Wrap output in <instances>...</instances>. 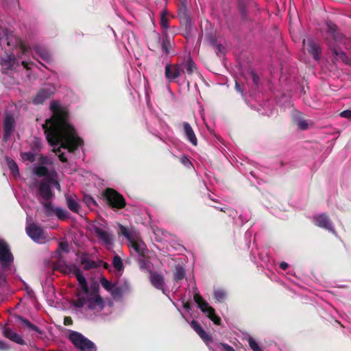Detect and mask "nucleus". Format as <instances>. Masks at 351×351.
<instances>
[{"mask_svg":"<svg viewBox=\"0 0 351 351\" xmlns=\"http://www.w3.org/2000/svg\"><path fill=\"white\" fill-rule=\"evenodd\" d=\"M183 72L184 69L181 67L180 65L177 64H169L165 66V75L167 80L169 82H171L178 79Z\"/></svg>","mask_w":351,"mask_h":351,"instance_id":"nucleus-16","label":"nucleus"},{"mask_svg":"<svg viewBox=\"0 0 351 351\" xmlns=\"http://www.w3.org/2000/svg\"><path fill=\"white\" fill-rule=\"evenodd\" d=\"M324 41L332 55L333 63L341 62L351 64V59L342 50L341 46L346 43V36L340 32L338 26L332 21H328L322 29Z\"/></svg>","mask_w":351,"mask_h":351,"instance_id":"nucleus-2","label":"nucleus"},{"mask_svg":"<svg viewBox=\"0 0 351 351\" xmlns=\"http://www.w3.org/2000/svg\"><path fill=\"white\" fill-rule=\"evenodd\" d=\"M315 224L322 228L328 230L332 232H335V230L332 226V223L328 216L325 213H322L314 217Z\"/></svg>","mask_w":351,"mask_h":351,"instance_id":"nucleus-19","label":"nucleus"},{"mask_svg":"<svg viewBox=\"0 0 351 351\" xmlns=\"http://www.w3.org/2000/svg\"><path fill=\"white\" fill-rule=\"evenodd\" d=\"M206 40H207L208 43H209V45L210 46H212L213 48H215V46H217V45L218 44L217 38L215 35H212V34L207 35Z\"/></svg>","mask_w":351,"mask_h":351,"instance_id":"nucleus-46","label":"nucleus"},{"mask_svg":"<svg viewBox=\"0 0 351 351\" xmlns=\"http://www.w3.org/2000/svg\"><path fill=\"white\" fill-rule=\"evenodd\" d=\"M2 332L3 336L10 341L19 345H26V342L22 338V337L18 333L14 332L10 328L5 326L3 328Z\"/></svg>","mask_w":351,"mask_h":351,"instance_id":"nucleus-21","label":"nucleus"},{"mask_svg":"<svg viewBox=\"0 0 351 351\" xmlns=\"http://www.w3.org/2000/svg\"><path fill=\"white\" fill-rule=\"evenodd\" d=\"M43 205L44 206L46 216L50 217L56 212V208L51 202L43 203Z\"/></svg>","mask_w":351,"mask_h":351,"instance_id":"nucleus-37","label":"nucleus"},{"mask_svg":"<svg viewBox=\"0 0 351 351\" xmlns=\"http://www.w3.org/2000/svg\"><path fill=\"white\" fill-rule=\"evenodd\" d=\"M69 339L82 351H95L94 343L78 332L71 331L69 333Z\"/></svg>","mask_w":351,"mask_h":351,"instance_id":"nucleus-6","label":"nucleus"},{"mask_svg":"<svg viewBox=\"0 0 351 351\" xmlns=\"http://www.w3.org/2000/svg\"><path fill=\"white\" fill-rule=\"evenodd\" d=\"M304 47L307 51L311 54L315 60H319L321 59L322 47L311 38L304 39L302 41Z\"/></svg>","mask_w":351,"mask_h":351,"instance_id":"nucleus-12","label":"nucleus"},{"mask_svg":"<svg viewBox=\"0 0 351 351\" xmlns=\"http://www.w3.org/2000/svg\"><path fill=\"white\" fill-rule=\"evenodd\" d=\"M226 296L225 291L223 290H215L214 292V298L217 302H223Z\"/></svg>","mask_w":351,"mask_h":351,"instance_id":"nucleus-39","label":"nucleus"},{"mask_svg":"<svg viewBox=\"0 0 351 351\" xmlns=\"http://www.w3.org/2000/svg\"><path fill=\"white\" fill-rule=\"evenodd\" d=\"M160 24L163 29H167L169 27V19L165 14L161 15Z\"/></svg>","mask_w":351,"mask_h":351,"instance_id":"nucleus-45","label":"nucleus"},{"mask_svg":"<svg viewBox=\"0 0 351 351\" xmlns=\"http://www.w3.org/2000/svg\"><path fill=\"white\" fill-rule=\"evenodd\" d=\"M15 121L14 117L11 114H6L3 121V140L7 142L11 137L14 130Z\"/></svg>","mask_w":351,"mask_h":351,"instance_id":"nucleus-15","label":"nucleus"},{"mask_svg":"<svg viewBox=\"0 0 351 351\" xmlns=\"http://www.w3.org/2000/svg\"><path fill=\"white\" fill-rule=\"evenodd\" d=\"M117 225L118 235L125 237L128 247H132L139 256L145 258L148 250L139 231L134 227L128 228L119 223H117Z\"/></svg>","mask_w":351,"mask_h":351,"instance_id":"nucleus-3","label":"nucleus"},{"mask_svg":"<svg viewBox=\"0 0 351 351\" xmlns=\"http://www.w3.org/2000/svg\"><path fill=\"white\" fill-rule=\"evenodd\" d=\"M92 231L99 241H103L107 245L110 244V234L107 231V226L97 221L92 227Z\"/></svg>","mask_w":351,"mask_h":351,"instance_id":"nucleus-13","label":"nucleus"},{"mask_svg":"<svg viewBox=\"0 0 351 351\" xmlns=\"http://www.w3.org/2000/svg\"><path fill=\"white\" fill-rule=\"evenodd\" d=\"M101 199L110 206V187L106 188L101 194Z\"/></svg>","mask_w":351,"mask_h":351,"instance_id":"nucleus-41","label":"nucleus"},{"mask_svg":"<svg viewBox=\"0 0 351 351\" xmlns=\"http://www.w3.org/2000/svg\"><path fill=\"white\" fill-rule=\"evenodd\" d=\"M235 90L238 93H240L243 97L245 96L243 88H242L241 85L237 81L235 82Z\"/></svg>","mask_w":351,"mask_h":351,"instance_id":"nucleus-52","label":"nucleus"},{"mask_svg":"<svg viewBox=\"0 0 351 351\" xmlns=\"http://www.w3.org/2000/svg\"><path fill=\"white\" fill-rule=\"evenodd\" d=\"M126 201L124 197L117 191L111 189V209L114 210H121L125 207Z\"/></svg>","mask_w":351,"mask_h":351,"instance_id":"nucleus-18","label":"nucleus"},{"mask_svg":"<svg viewBox=\"0 0 351 351\" xmlns=\"http://www.w3.org/2000/svg\"><path fill=\"white\" fill-rule=\"evenodd\" d=\"M20 48L21 49L22 53L25 54L30 49V47L23 43H20Z\"/></svg>","mask_w":351,"mask_h":351,"instance_id":"nucleus-56","label":"nucleus"},{"mask_svg":"<svg viewBox=\"0 0 351 351\" xmlns=\"http://www.w3.org/2000/svg\"><path fill=\"white\" fill-rule=\"evenodd\" d=\"M289 267V265L288 263H285V262H281L280 263V268L282 269V270H286Z\"/></svg>","mask_w":351,"mask_h":351,"instance_id":"nucleus-61","label":"nucleus"},{"mask_svg":"<svg viewBox=\"0 0 351 351\" xmlns=\"http://www.w3.org/2000/svg\"><path fill=\"white\" fill-rule=\"evenodd\" d=\"M101 263V261L97 263L94 261L90 260L86 254H83L81 257V264L84 265V269L85 270L97 268Z\"/></svg>","mask_w":351,"mask_h":351,"instance_id":"nucleus-27","label":"nucleus"},{"mask_svg":"<svg viewBox=\"0 0 351 351\" xmlns=\"http://www.w3.org/2000/svg\"><path fill=\"white\" fill-rule=\"evenodd\" d=\"M159 46H161L163 53L166 55L171 53V44L170 38L167 33H165L162 38L159 36H156L154 38V43L151 41L149 49L152 51H156Z\"/></svg>","mask_w":351,"mask_h":351,"instance_id":"nucleus-8","label":"nucleus"},{"mask_svg":"<svg viewBox=\"0 0 351 351\" xmlns=\"http://www.w3.org/2000/svg\"><path fill=\"white\" fill-rule=\"evenodd\" d=\"M10 350V346L6 342L0 339V351H8Z\"/></svg>","mask_w":351,"mask_h":351,"instance_id":"nucleus-49","label":"nucleus"},{"mask_svg":"<svg viewBox=\"0 0 351 351\" xmlns=\"http://www.w3.org/2000/svg\"><path fill=\"white\" fill-rule=\"evenodd\" d=\"M130 292V285L127 282L112 284L111 282V298L116 301H121Z\"/></svg>","mask_w":351,"mask_h":351,"instance_id":"nucleus-10","label":"nucleus"},{"mask_svg":"<svg viewBox=\"0 0 351 351\" xmlns=\"http://www.w3.org/2000/svg\"><path fill=\"white\" fill-rule=\"evenodd\" d=\"M190 326L206 344L212 341L211 337L206 333L197 321L194 319L192 320L190 323Z\"/></svg>","mask_w":351,"mask_h":351,"instance_id":"nucleus-22","label":"nucleus"},{"mask_svg":"<svg viewBox=\"0 0 351 351\" xmlns=\"http://www.w3.org/2000/svg\"><path fill=\"white\" fill-rule=\"evenodd\" d=\"M58 219L64 220L68 217V213L65 209L61 208H56L55 212Z\"/></svg>","mask_w":351,"mask_h":351,"instance_id":"nucleus-40","label":"nucleus"},{"mask_svg":"<svg viewBox=\"0 0 351 351\" xmlns=\"http://www.w3.org/2000/svg\"><path fill=\"white\" fill-rule=\"evenodd\" d=\"M248 343H249V346L250 347V348L253 350V351H262L261 348H260L258 343L256 342V341L255 339H254L253 338L250 337L249 339H248Z\"/></svg>","mask_w":351,"mask_h":351,"instance_id":"nucleus-42","label":"nucleus"},{"mask_svg":"<svg viewBox=\"0 0 351 351\" xmlns=\"http://www.w3.org/2000/svg\"><path fill=\"white\" fill-rule=\"evenodd\" d=\"M178 16L182 19L188 21L189 16L187 14V10L185 6H182L178 10Z\"/></svg>","mask_w":351,"mask_h":351,"instance_id":"nucleus-43","label":"nucleus"},{"mask_svg":"<svg viewBox=\"0 0 351 351\" xmlns=\"http://www.w3.org/2000/svg\"><path fill=\"white\" fill-rule=\"evenodd\" d=\"M185 277V270L182 267H177L173 274V279L179 282Z\"/></svg>","mask_w":351,"mask_h":351,"instance_id":"nucleus-34","label":"nucleus"},{"mask_svg":"<svg viewBox=\"0 0 351 351\" xmlns=\"http://www.w3.org/2000/svg\"><path fill=\"white\" fill-rule=\"evenodd\" d=\"M340 116L351 120V110H346L340 113Z\"/></svg>","mask_w":351,"mask_h":351,"instance_id":"nucleus-51","label":"nucleus"},{"mask_svg":"<svg viewBox=\"0 0 351 351\" xmlns=\"http://www.w3.org/2000/svg\"><path fill=\"white\" fill-rule=\"evenodd\" d=\"M34 173L38 177H45L49 175V170L45 166H38L35 168Z\"/></svg>","mask_w":351,"mask_h":351,"instance_id":"nucleus-36","label":"nucleus"},{"mask_svg":"<svg viewBox=\"0 0 351 351\" xmlns=\"http://www.w3.org/2000/svg\"><path fill=\"white\" fill-rule=\"evenodd\" d=\"M184 134L187 138V140L193 145H197V139L196 138V136L194 133V131L193 128H191V125L188 122H184L182 123Z\"/></svg>","mask_w":351,"mask_h":351,"instance_id":"nucleus-23","label":"nucleus"},{"mask_svg":"<svg viewBox=\"0 0 351 351\" xmlns=\"http://www.w3.org/2000/svg\"><path fill=\"white\" fill-rule=\"evenodd\" d=\"M34 51L44 60H48L51 58V55L48 50L40 45H36L33 47Z\"/></svg>","mask_w":351,"mask_h":351,"instance_id":"nucleus-28","label":"nucleus"},{"mask_svg":"<svg viewBox=\"0 0 351 351\" xmlns=\"http://www.w3.org/2000/svg\"><path fill=\"white\" fill-rule=\"evenodd\" d=\"M186 73L191 75L197 71V66L191 57H189L184 64Z\"/></svg>","mask_w":351,"mask_h":351,"instance_id":"nucleus-32","label":"nucleus"},{"mask_svg":"<svg viewBox=\"0 0 351 351\" xmlns=\"http://www.w3.org/2000/svg\"><path fill=\"white\" fill-rule=\"evenodd\" d=\"M112 265L114 267L115 271L121 274L124 269V267L123 260L119 255L116 254L114 256L112 261Z\"/></svg>","mask_w":351,"mask_h":351,"instance_id":"nucleus-29","label":"nucleus"},{"mask_svg":"<svg viewBox=\"0 0 351 351\" xmlns=\"http://www.w3.org/2000/svg\"><path fill=\"white\" fill-rule=\"evenodd\" d=\"M240 10L243 15V16H245L246 15V12L244 8H243L241 5H240Z\"/></svg>","mask_w":351,"mask_h":351,"instance_id":"nucleus-63","label":"nucleus"},{"mask_svg":"<svg viewBox=\"0 0 351 351\" xmlns=\"http://www.w3.org/2000/svg\"><path fill=\"white\" fill-rule=\"evenodd\" d=\"M39 161L43 165H48L49 164V158L47 156H41L40 157Z\"/></svg>","mask_w":351,"mask_h":351,"instance_id":"nucleus-58","label":"nucleus"},{"mask_svg":"<svg viewBox=\"0 0 351 351\" xmlns=\"http://www.w3.org/2000/svg\"><path fill=\"white\" fill-rule=\"evenodd\" d=\"M58 158H59V160L62 162H67V158L65 156L64 154V153H61L58 155Z\"/></svg>","mask_w":351,"mask_h":351,"instance_id":"nucleus-60","label":"nucleus"},{"mask_svg":"<svg viewBox=\"0 0 351 351\" xmlns=\"http://www.w3.org/2000/svg\"><path fill=\"white\" fill-rule=\"evenodd\" d=\"M69 244L66 241L60 242L58 244V248L57 250V252H69Z\"/></svg>","mask_w":351,"mask_h":351,"instance_id":"nucleus-47","label":"nucleus"},{"mask_svg":"<svg viewBox=\"0 0 351 351\" xmlns=\"http://www.w3.org/2000/svg\"><path fill=\"white\" fill-rule=\"evenodd\" d=\"M21 156L24 160H27L30 162H34L36 156L32 152H24L21 154Z\"/></svg>","mask_w":351,"mask_h":351,"instance_id":"nucleus-44","label":"nucleus"},{"mask_svg":"<svg viewBox=\"0 0 351 351\" xmlns=\"http://www.w3.org/2000/svg\"><path fill=\"white\" fill-rule=\"evenodd\" d=\"M250 75L252 77V81L254 82V84L257 86L259 83V81H260V79H259V77L258 75L254 73V71H252L250 73Z\"/></svg>","mask_w":351,"mask_h":351,"instance_id":"nucleus-50","label":"nucleus"},{"mask_svg":"<svg viewBox=\"0 0 351 351\" xmlns=\"http://www.w3.org/2000/svg\"><path fill=\"white\" fill-rule=\"evenodd\" d=\"M41 147H42L41 143H40V140H38V139H35L32 143V149L33 151H35V152L40 151Z\"/></svg>","mask_w":351,"mask_h":351,"instance_id":"nucleus-48","label":"nucleus"},{"mask_svg":"<svg viewBox=\"0 0 351 351\" xmlns=\"http://www.w3.org/2000/svg\"><path fill=\"white\" fill-rule=\"evenodd\" d=\"M16 319L19 321L21 324V325L27 329L34 330L36 332H38L40 335L43 334V331L36 325L32 324L25 317L21 316V315H17L16 316Z\"/></svg>","mask_w":351,"mask_h":351,"instance_id":"nucleus-24","label":"nucleus"},{"mask_svg":"<svg viewBox=\"0 0 351 351\" xmlns=\"http://www.w3.org/2000/svg\"><path fill=\"white\" fill-rule=\"evenodd\" d=\"M14 260L8 243L0 241V262L3 267L7 266Z\"/></svg>","mask_w":351,"mask_h":351,"instance_id":"nucleus-17","label":"nucleus"},{"mask_svg":"<svg viewBox=\"0 0 351 351\" xmlns=\"http://www.w3.org/2000/svg\"><path fill=\"white\" fill-rule=\"evenodd\" d=\"M25 232L31 239L38 243H44L47 240V237L43 228L34 223H27L25 227Z\"/></svg>","mask_w":351,"mask_h":351,"instance_id":"nucleus-7","label":"nucleus"},{"mask_svg":"<svg viewBox=\"0 0 351 351\" xmlns=\"http://www.w3.org/2000/svg\"><path fill=\"white\" fill-rule=\"evenodd\" d=\"M83 201L91 209H93V206H97L96 201L89 195H84Z\"/></svg>","mask_w":351,"mask_h":351,"instance_id":"nucleus-38","label":"nucleus"},{"mask_svg":"<svg viewBox=\"0 0 351 351\" xmlns=\"http://www.w3.org/2000/svg\"><path fill=\"white\" fill-rule=\"evenodd\" d=\"M220 346L223 348L224 351H235L234 349L230 346V345L225 343H221Z\"/></svg>","mask_w":351,"mask_h":351,"instance_id":"nucleus-55","label":"nucleus"},{"mask_svg":"<svg viewBox=\"0 0 351 351\" xmlns=\"http://www.w3.org/2000/svg\"><path fill=\"white\" fill-rule=\"evenodd\" d=\"M62 271L65 274L72 273L76 277L82 292H88V285L86 278L83 276L81 270L75 265H65Z\"/></svg>","mask_w":351,"mask_h":351,"instance_id":"nucleus-11","label":"nucleus"},{"mask_svg":"<svg viewBox=\"0 0 351 351\" xmlns=\"http://www.w3.org/2000/svg\"><path fill=\"white\" fill-rule=\"evenodd\" d=\"M1 72L4 74H10L19 66V62L13 53H6L0 60Z\"/></svg>","mask_w":351,"mask_h":351,"instance_id":"nucleus-9","label":"nucleus"},{"mask_svg":"<svg viewBox=\"0 0 351 351\" xmlns=\"http://www.w3.org/2000/svg\"><path fill=\"white\" fill-rule=\"evenodd\" d=\"M153 232L155 235V240L157 242H161L168 234L167 231L157 227L153 229Z\"/></svg>","mask_w":351,"mask_h":351,"instance_id":"nucleus-33","label":"nucleus"},{"mask_svg":"<svg viewBox=\"0 0 351 351\" xmlns=\"http://www.w3.org/2000/svg\"><path fill=\"white\" fill-rule=\"evenodd\" d=\"M82 295L80 292H77L76 300L71 301V304L76 308H81L85 304L90 310H96L100 311L104 309L105 302L100 295L84 294Z\"/></svg>","mask_w":351,"mask_h":351,"instance_id":"nucleus-4","label":"nucleus"},{"mask_svg":"<svg viewBox=\"0 0 351 351\" xmlns=\"http://www.w3.org/2000/svg\"><path fill=\"white\" fill-rule=\"evenodd\" d=\"M54 91L55 88L53 86L45 87L40 89L36 95L32 97L33 104L36 105L43 104L53 95Z\"/></svg>","mask_w":351,"mask_h":351,"instance_id":"nucleus-14","label":"nucleus"},{"mask_svg":"<svg viewBox=\"0 0 351 351\" xmlns=\"http://www.w3.org/2000/svg\"><path fill=\"white\" fill-rule=\"evenodd\" d=\"M149 280L152 286L158 290L165 291V278L162 274L156 271H149Z\"/></svg>","mask_w":351,"mask_h":351,"instance_id":"nucleus-20","label":"nucleus"},{"mask_svg":"<svg viewBox=\"0 0 351 351\" xmlns=\"http://www.w3.org/2000/svg\"><path fill=\"white\" fill-rule=\"evenodd\" d=\"M183 307L186 309V310H190L191 309V304L189 302H186V303L184 304L183 305Z\"/></svg>","mask_w":351,"mask_h":351,"instance_id":"nucleus-62","label":"nucleus"},{"mask_svg":"<svg viewBox=\"0 0 351 351\" xmlns=\"http://www.w3.org/2000/svg\"><path fill=\"white\" fill-rule=\"evenodd\" d=\"M294 123L298 125V127L302 130H305L308 128V124L306 120L304 119L300 114L295 115L293 118Z\"/></svg>","mask_w":351,"mask_h":351,"instance_id":"nucleus-31","label":"nucleus"},{"mask_svg":"<svg viewBox=\"0 0 351 351\" xmlns=\"http://www.w3.org/2000/svg\"><path fill=\"white\" fill-rule=\"evenodd\" d=\"M64 324L65 326H69L73 324V319L71 317L66 316L64 318Z\"/></svg>","mask_w":351,"mask_h":351,"instance_id":"nucleus-57","label":"nucleus"},{"mask_svg":"<svg viewBox=\"0 0 351 351\" xmlns=\"http://www.w3.org/2000/svg\"><path fill=\"white\" fill-rule=\"evenodd\" d=\"M99 284L97 281H93L90 283V287H88V292H83L84 294H95V295H99Z\"/></svg>","mask_w":351,"mask_h":351,"instance_id":"nucleus-35","label":"nucleus"},{"mask_svg":"<svg viewBox=\"0 0 351 351\" xmlns=\"http://www.w3.org/2000/svg\"><path fill=\"white\" fill-rule=\"evenodd\" d=\"M215 49H216V53L218 55L219 53H223V51L224 49V47L219 43L215 46Z\"/></svg>","mask_w":351,"mask_h":351,"instance_id":"nucleus-59","label":"nucleus"},{"mask_svg":"<svg viewBox=\"0 0 351 351\" xmlns=\"http://www.w3.org/2000/svg\"><path fill=\"white\" fill-rule=\"evenodd\" d=\"M194 301L198 308L216 325H221V318L215 314V310L203 299L200 293L197 291L193 296Z\"/></svg>","mask_w":351,"mask_h":351,"instance_id":"nucleus-5","label":"nucleus"},{"mask_svg":"<svg viewBox=\"0 0 351 351\" xmlns=\"http://www.w3.org/2000/svg\"><path fill=\"white\" fill-rule=\"evenodd\" d=\"M147 263H148V261L147 260H145V258L141 257V258H140L138 260L139 267L141 269L146 268L147 266Z\"/></svg>","mask_w":351,"mask_h":351,"instance_id":"nucleus-54","label":"nucleus"},{"mask_svg":"<svg viewBox=\"0 0 351 351\" xmlns=\"http://www.w3.org/2000/svg\"><path fill=\"white\" fill-rule=\"evenodd\" d=\"M6 162L13 176L15 177L19 176V169L15 161L10 158L6 157Z\"/></svg>","mask_w":351,"mask_h":351,"instance_id":"nucleus-30","label":"nucleus"},{"mask_svg":"<svg viewBox=\"0 0 351 351\" xmlns=\"http://www.w3.org/2000/svg\"><path fill=\"white\" fill-rule=\"evenodd\" d=\"M27 64H28V62H26V61H23V62H22V65H23L25 69H29V67L27 66Z\"/></svg>","mask_w":351,"mask_h":351,"instance_id":"nucleus-64","label":"nucleus"},{"mask_svg":"<svg viewBox=\"0 0 351 351\" xmlns=\"http://www.w3.org/2000/svg\"><path fill=\"white\" fill-rule=\"evenodd\" d=\"M39 193L40 195L43 197L45 200H49L51 198L53 195V192L51 191V186L47 182H42L39 186Z\"/></svg>","mask_w":351,"mask_h":351,"instance_id":"nucleus-25","label":"nucleus"},{"mask_svg":"<svg viewBox=\"0 0 351 351\" xmlns=\"http://www.w3.org/2000/svg\"><path fill=\"white\" fill-rule=\"evenodd\" d=\"M66 202L68 208L73 213H78L80 210V204L77 202L75 195H66Z\"/></svg>","mask_w":351,"mask_h":351,"instance_id":"nucleus-26","label":"nucleus"},{"mask_svg":"<svg viewBox=\"0 0 351 351\" xmlns=\"http://www.w3.org/2000/svg\"><path fill=\"white\" fill-rule=\"evenodd\" d=\"M101 283L108 291H110V281H108L106 278H103L101 280Z\"/></svg>","mask_w":351,"mask_h":351,"instance_id":"nucleus-53","label":"nucleus"},{"mask_svg":"<svg viewBox=\"0 0 351 351\" xmlns=\"http://www.w3.org/2000/svg\"><path fill=\"white\" fill-rule=\"evenodd\" d=\"M50 110L52 112L51 117L43 124L48 143L53 147L60 144L56 152H60V148L74 152L83 144V141L77 135L75 128L69 123L68 109L62 106L59 101H52Z\"/></svg>","mask_w":351,"mask_h":351,"instance_id":"nucleus-1","label":"nucleus"}]
</instances>
